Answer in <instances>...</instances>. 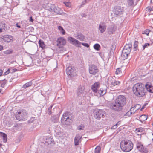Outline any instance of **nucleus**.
Instances as JSON below:
<instances>
[{"instance_id": "1", "label": "nucleus", "mask_w": 153, "mask_h": 153, "mask_svg": "<svg viewBox=\"0 0 153 153\" xmlns=\"http://www.w3.org/2000/svg\"><path fill=\"white\" fill-rule=\"evenodd\" d=\"M132 91L136 96L142 97L145 95L146 86L141 83H137L134 85Z\"/></svg>"}, {"instance_id": "2", "label": "nucleus", "mask_w": 153, "mask_h": 153, "mask_svg": "<svg viewBox=\"0 0 153 153\" xmlns=\"http://www.w3.org/2000/svg\"><path fill=\"white\" fill-rule=\"evenodd\" d=\"M120 147L122 150L125 152H128L133 149L134 144L130 140L125 139L122 140L120 143Z\"/></svg>"}, {"instance_id": "3", "label": "nucleus", "mask_w": 153, "mask_h": 153, "mask_svg": "<svg viewBox=\"0 0 153 153\" xmlns=\"http://www.w3.org/2000/svg\"><path fill=\"white\" fill-rule=\"evenodd\" d=\"M28 117V113L25 110L21 109L19 110L16 114V117L19 121L25 120Z\"/></svg>"}, {"instance_id": "4", "label": "nucleus", "mask_w": 153, "mask_h": 153, "mask_svg": "<svg viewBox=\"0 0 153 153\" xmlns=\"http://www.w3.org/2000/svg\"><path fill=\"white\" fill-rule=\"evenodd\" d=\"M68 40L70 43L72 44L73 45L76 46L78 47H80L82 44L83 45L87 48L89 47V45L88 43H81L77 40L72 37H68Z\"/></svg>"}, {"instance_id": "5", "label": "nucleus", "mask_w": 153, "mask_h": 153, "mask_svg": "<svg viewBox=\"0 0 153 153\" xmlns=\"http://www.w3.org/2000/svg\"><path fill=\"white\" fill-rule=\"evenodd\" d=\"M61 121L63 124L69 125L72 122V120L68 114L65 113L63 114L62 116Z\"/></svg>"}, {"instance_id": "6", "label": "nucleus", "mask_w": 153, "mask_h": 153, "mask_svg": "<svg viewBox=\"0 0 153 153\" xmlns=\"http://www.w3.org/2000/svg\"><path fill=\"white\" fill-rule=\"evenodd\" d=\"M132 46V45L131 44H126L122 51V56H123L126 57H127L131 51Z\"/></svg>"}, {"instance_id": "7", "label": "nucleus", "mask_w": 153, "mask_h": 153, "mask_svg": "<svg viewBox=\"0 0 153 153\" xmlns=\"http://www.w3.org/2000/svg\"><path fill=\"white\" fill-rule=\"evenodd\" d=\"M115 100L122 108L126 103V98L124 95H119L116 98Z\"/></svg>"}, {"instance_id": "8", "label": "nucleus", "mask_w": 153, "mask_h": 153, "mask_svg": "<svg viewBox=\"0 0 153 153\" xmlns=\"http://www.w3.org/2000/svg\"><path fill=\"white\" fill-rule=\"evenodd\" d=\"M109 105L110 108L115 111L119 112L123 109V108L117 103L115 100L110 103Z\"/></svg>"}, {"instance_id": "9", "label": "nucleus", "mask_w": 153, "mask_h": 153, "mask_svg": "<svg viewBox=\"0 0 153 153\" xmlns=\"http://www.w3.org/2000/svg\"><path fill=\"white\" fill-rule=\"evenodd\" d=\"M13 37L10 35H5L0 37V43L4 44L5 43H8L12 41Z\"/></svg>"}, {"instance_id": "10", "label": "nucleus", "mask_w": 153, "mask_h": 153, "mask_svg": "<svg viewBox=\"0 0 153 153\" xmlns=\"http://www.w3.org/2000/svg\"><path fill=\"white\" fill-rule=\"evenodd\" d=\"M43 7L47 11H45V16L46 17L49 16L50 15V12L52 11L53 8L54 7V5L50 4H44Z\"/></svg>"}, {"instance_id": "11", "label": "nucleus", "mask_w": 153, "mask_h": 153, "mask_svg": "<svg viewBox=\"0 0 153 153\" xmlns=\"http://www.w3.org/2000/svg\"><path fill=\"white\" fill-rule=\"evenodd\" d=\"M76 71V68L72 66L68 67L66 69L67 74L68 76H74L75 75Z\"/></svg>"}, {"instance_id": "12", "label": "nucleus", "mask_w": 153, "mask_h": 153, "mask_svg": "<svg viewBox=\"0 0 153 153\" xmlns=\"http://www.w3.org/2000/svg\"><path fill=\"white\" fill-rule=\"evenodd\" d=\"M124 8L121 6L115 7L113 10L114 14L116 15H122L124 12Z\"/></svg>"}, {"instance_id": "13", "label": "nucleus", "mask_w": 153, "mask_h": 153, "mask_svg": "<svg viewBox=\"0 0 153 153\" xmlns=\"http://www.w3.org/2000/svg\"><path fill=\"white\" fill-rule=\"evenodd\" d=\"M86 94V92L85 91L84 88L81 86H79L77 91V97L84 98Z\"/></svg>"}, {"instance_id": "14", "label": "nucleus", "mask_w": 153, "mask_h": 153, "mask_svg": "<svg viewBox=\"0 0 153 153\" xmlns=\"http://www.w3.org/2000/svg\"><path fill=\"white\" fill-rule=\"evenodd\" d=\"M104 112L102 110L97 111L94 113V117L98 120H100L101 117L104 118Z\"/></svg>"}, {"instance_id": "15", "label": "nucleus", "mask_w": 153, "mask_h": 153, "mask_svg": "<svg viewBox=\"0 0 153 153\" xmlns=\"http://www.w3.org/2000/svg\"><path fill=\"white\" fill-rule=\"evenodd\" d=\"M98 71L97 67L94 64L89 65V72L90 74L92 75H95Z\"/></svg>"}, {"instance_id": "16", "label": "nucleus", "mask_w": 153, "mask_h": 153, "mask_svg": "<svg viewBox=\"0 0 153 153\" xmlns=\"http://www.w3.org/2000/svg\"><path fill=\"white\" fill-rule=\"evenodd\" d=\"M57 45L59 48H62L66 43L65 39L63 37L59 38L57 40Z\"/></svg>"}, {"instance_id": "17", "label": "nucleus", "mask_w": 153, "mask_h": 153, "mask_svg": "<svg viewBox=\"0 0 153 153\" xmlns=\"http://www.w3.org/2000/svg\"><path fill=\"white\" fill-rule=\"evenodd\" d=\"M136 147L137 149L142 152L147 153L148 152V150L147 149L144 148L143 146L140 143L137 144Z\"/></svg>"}, {"instance_id": "18", "label": "nucleus", "mask_w": 153, "mask_h": 153, "mask_svg": "<svg viewBox=\"0 0 153 153\" xmlns=\"http://www.w3.org/2000/svg\"><path fill=\"white\" fill-rule=\"evenodd\" d=\"M117 30V27L114 25L109 26L107 29L108 33L110 35L114 34Z\"/></svg>"}, {"instance_id": "19", "label": "nucleus", "mask_w": 153, "mask_h": 153, "mask_svg": "<svg viewBox=\"0 0 153 153\" xmlns=\"http://www.w3.org/2000/svg\"><path fill=\"white\" fill-rule=\"evenodd\" d=\"M106 26L104 22H100L99 25L98 29L101 33H103L106 30Z\"/></svg>"}, {"instance_id": "20", "label": "nucleus", "mask_w": 153, "mask_h": 153, "mask_svg": "<svg viewBox=\"0 0 153 153\" xmlns=\"http://www.w3.org/2000/svg\"><path fill=\"white\" fill-rule=\"evenodd\" d=\"M100 85L99 82H97L92 85L91 88L93 91L95 93L97 92L98 89L99 88Z\"/></svg>"}, {"instance_id": "21", "label": "nucleus", "mask_w": 153, "mask_h": 153, "mask_svg": "<svg viewBox=\"0 0 153 153\" xmlns=\"http://www.w3.org/2000/svg\"><path fill=\"white\" fill-rule=\"evenodd\" d=\"M57 137H62L64 135V133L63 130L61 128H57L55 130Z\"/></svg>"}, {"instance_id": "22", "label": "nucleus", "mask_w": 153, "mask_h": 153, "mask_svg": "<svg viewBox=\"0 0 153 153\" xmlns=\"http://www.w3.org/2000/svg\"><path fill=\"white\" fill-rule=\"evenodd\" d=\"M108 83L110 82L111 85L115 86L119 85L120 84V82L118 81H116L114 79L113 77H111L108 79Z\"/></svg>"}, {"instance_id": "23", "label": "nucleus", "mask_w": 153, "mask_h": 153, "mask_svg": "<svg viewBox=\"0 0 153 153\" xmlns=\"http://www.w3.org/2000/svg\"><path fill=\"white\" fill-rule=\"evenodd\" d=\"M82 136L80 134H78L76 135L74 139V145L77 146L79 145L81 142V139Z\"/></svg>"}, {"instance_id": "24", "label": "nucleus", "mask_w": 153, "mask_h": 153, "mask_svg": "<svg viewBox=\"0 0 153 153\" xmlns=\"http://www.w3.org/2000/svg\"><path fill=\"white\" fill-rule=\"evenodd\" d=\"M52 11L55 12L58 14H61L62 13V11L61 9L58 7L54 5V7L53 8Z\"/></svg>"}, {"instance_id": "25", "label": "nucleus", "mask_w": 153, "mask_h": 153, "mask_svg": "<svg viewBox=\"0 0 153 153\" xmlns=\"http://www.w3.org/2000/svg\"><path fill=\"white\" fill-rule=\"evenodd\" d=\"M76 38L78 39H79V40L81 41H83L85 39V36H84L81 33H78L77 34Z\"/></svg>"}, {"instance_id": "26", "label": "nucleus", "mask_w": 153, "mask_h": 153, "mask_svg": "<svg viewBox=\"0 0 153 153\" xmlns=\"http://www.w3.org/2000/svg\"><path fill=\"white\" fill-rule=\"evenodd\" d=\"M146 90L150 93H153V86L151 85H146Z\"/></svg>"}, {"instance_id": "27", "label": "nucleus", "mask_w": 153, "mask_h": 153, "mask_svg": "<svg viewBox=\"0 0 153 153\" xmlns=\"http://www.w3.org/2000/svg\"><path fill=\"white\" fill-rule=\"evenodd\" d=\"M45 142L48 145H51L52 144H53V140L50 137H47L46 139Z\"/></svg>"}, {"instance_id": "28", "label": "nucleus", "mask_w": 153, "mask_h": 153, "mask_svg": "<svg viewBox=\"0 0 153 153\" xmlns=\"http://www.w3.org/2000/svg\"><path fill=\"white\" fill-rule=\"evenodd\" d=\"M39 47L42 49H44L45 48V45L44 41L41 39H40L38 42Z\"/></svg>"}, {"instance_id": "29", "label": "nucleus", "mask_w": 153, "mask_h": 153, "mask_svg": "<svg viewBox=\"0 0 153 153\" xmlns=\"http://www.w3.org/2000/svg\"><path fill=\"white\" fill-rule=\"evenodd\" d=\"M106 91L105 89L101 88L99 90H98L97 92L101 95H104L106 93Z\"/></svg>"}, {"instance_id": "30", "label": "nucleus", "mask_w": 153, "mask_h": 153, "mask_svg": "<svg viewBox=\"0 0 153 153\" xmlns=\"http://www.w3.org/2000/svg\"><path fill=\"white\" fill-rule=\"evenodd\" d=\"M147 118V116L146 115L144 114H143L140 116L139 118L140 120L142 122L143 121L146 120Z\"/></svg>"}, {"instance_id": "31", "label": "nucleus", "mask_w": 153, "mask_h": 153, "mask_svg": "<svg viewBox=\"0 0 153 153\" xmlns=\"http://www.w3.org/2000/svg\"><path fill=\"white\" fill-rule=\"evenodd\" d=\"M58 29L62 35H65V31L63 28L61 26H58Z\"/></svg>"}, {"instance_id": "32", "label": "nucleus", "mask_w": 153, "mask_h": 153, "mask_svg": "<svg viewBox=\"0 0 153 153\" xmlns=\"http://www.w3.org/2000/svg\"><path fill=\"white\" fill-rule=\"evenodd\" d=\"M32 84V82L30 81L26 83L25 84H24L23 86V88H26L31 86Z\"/></svg>"}, {"instance_id": "33", "label": "nucleus", "mask_w": 153, "mask_h": 153, "mask_svg": "<svg viewBox=\"0 0 153 153\" xmlns=\"http://www.w3.org/2000/svg\"><path fill=\"white\" fill-rule=\"evenodd\" d=\"M94 48L95 50L99 51L100 49V46L99 44L96 43L94 45Z\"/></svg>"}, {"instance_id": "34", "label": "nucleus", "mask_w": 153, "mask_h": 153, "mask_svg": "<svg viewBox=\"0 0 153 153\" xmlns=\"http://www.w3.org/2000/svg\"><path fill=\"white\" fill-rule=\"evenodd\" d=\"M2 136L3 139V142L6 143L7 141V136L6 134L4 133H2Z\"/></svg>"}, {"instance_id": "35", "label": "nucleus", "mask_w": 153, "mask_h": 153, "mask_svg": "<svg viewBox=\"0 0 153 153\" xmlns=\"http://www.w3.org/2000/svg\"><path fill=\"white\" fill-rule=\"evenodd\" d=\"M134 0H127V2L128 5L129 6H133L134 5Z\"/></svg>"}, {"instance_id": "36", "label": "nucleus", "mask_w": 153, "mask_h": 153, "mask_svg": "<svg viewBox=\"0 0 153 153\" xmlns=\"http://www.w3.org/2000/svg\"><path fill=\"white\" fill-rule=\"evenodd\" d=\"M101 150V148L99 146H97L95 149V153H100Z\"/></svg>"}, {"instance_id": "37", "label": "nucleus", "mask_w": 153, "mask_h": 153, "mask_svg": "<svg viewBox=\"0 0 153 153\" xmlns=\"http://www.w3.org/2000/svg\"><path fill=\"white\" fill-rule=\"evenodd\" d=\"M84 128V126L83 124H81L78 127L77 129L79 130H83Z\"/></svg>"}, {"instance_id": "38", "label": "nucleus", "mask_w": 153, "mask_h": 153, "mask_svg": "<svg viewBox=\"0 0 153 153\" xmlns=\"http://www.w3.org/2000/svg\"><path fill=\"white\" fill-rule=\"evenodd\" d=\"M150 31V30L149 29H146L145 31L143 32L142 34H146L147 35H149V33Z\"/></svg>"}, {"instance_id": "39", "label": "nucleus", "mask_w": 153, "mask_h": 153, "mask_svg": "<svg viewBox=\"0 0 153 153\" xmlns=\"http://www.w3.org/2000/svg\"><path fill=\"white\" fill-rule=\"evenodd\" d=\"M13 51H11V50H7V51H4V53L5 54H10L12 53Z\"/></svg>"}, {"instance_id": "40", "label": "nucleus", "mask_w": 153, "mask_h": 153, "mask_svg": "<svg viewBox=\"0 0 153 153\" xmlns=\"http://www.w3.org/2000/svg\"><path fill=\"white\" fill-rule=\"evenodd\" d=\"M121 70L120 68H119L117 69L116 71L115 72V74H120L121 72Z\"/></svg>"}, {"instance_id": "41", "label": "nucleus", "mask_w": 153, "mask_h": 153, "mask_svg": "<svg viewBox=\"0 0 153 153\" xmlns=\"http://www.w3.org/2000/svg\"><path fill=\"white\" fill-rule=\"evenodd\" d=\"M150 44L149 43H145L144 45L143 46V50H144L145 48H146L148 46H150Z\"/></svg>"}, {"instance_id": "42", "label": "nucleus", "mask_w": 153, "mask_h": 153, "mask_svg": "<svg viewBox=\"0 0 153 153\" xmlns=\"http://www.w3.org/2000/svg\"><path fill=\"white\" fill-rule=\"evenodd\" d=\"M138 42L137 41H135L134 45V49H136L138 46Z\"/></svg>"}, {"instance_id": "43", "label": "nucleus", "mask_w": 153, "mask_h": 153, "mask_svg": "<svg viewBox=\"0 0 153 153\" xmlns=\"http://www.w3.org/2000/svg\"><path fill=\"white\" fill-rule=\"evenodd\" d=\"M52 108V106H50L48 108V113L49 114H51V109Z\"/></svg>"}, {"instance_id": "44", "label": "nucleus", "mask_w": 153, "mask_h": 153, "mask_svg": "<svg viewBox=\"0 0 153 153\" xmlns=\"http://www.w3.org/2000/svg\"><path fill=\"white\" fill-rule=\"evenodd\" d=\"M134 111H133V112H129V111H128L126 114L125 115L126 116H129L131 115L132 114H134Z\"/></svg>"}, {"instance_id": "45", "label": "nucleus", "mask_w": 153, "mask_h": 153, "mask_svg": "<svg viewBox=\"0 0 153 153\" xmlns=\"http://www.w3.org/2000/svg\"><path fill=\"white\" fill-rule=\"evenodd\" d=\"M64 3L66 5V6L67 7H70V3L69 2H64Z\"/></svg>"}, {"instance_id": "46", "label": "nucleus", "mask_w": 153, "mask_h": 153, "mask_svg": "<svg viewBox=\"0 0 153 153\" xmlns=\"http://www.w3.org/2000/svg\"><path fill=\"white\" fill-rule=\"evenodd\" d=\"M135 107L134 106L133 107H132L130 110V111H131V112H133L134 111V112L137 110L138 109H137L136 110H135Z\"/></svg>"}, {"instance_id": "47", "label": "nucleus", "mask_w": 153, "mask_h": 153, "mask_svg": "<svg viewBox=\"0 0 153 153\" xmlns=\"http://www.w3.org/2000/svg\"><path fill=\"white\" fill-rule=\"evenodd\" d=\"M146 9L147 10H148V11H151L153 10V6H152V7H150V8L147 7L146 8Z\"/></svg>"}, {"instance_id": "48", "label": "nucleus", "mask_w": 153, "mask_h": 153, "mask_svg": "<svg viewBox=\"0 0 153 153\" xmlns=\"http://www.w3.org/2000/svg\"><path fill=\"white\" fill-rule=\"evenodd\" d=\"M10 70L8 69L5 73H4V75H6L8 74L10 72Z\"/></svg>"}, {"instance_id": "49", "label": "nucleus", "mask_w": 153, "mask_h": 153, "mask_svg": "<svg viewBox=\"0 0 153 153\" xmlns=\"http://www.w3.org/2000/svg\"><path fill=\"white\" fill-rule=\"evenodd\" d=\"M148 104V103H145L144 105L142 106V108H141V109H140V110L141 111H142V110L143 109L145 108V107L146 105H147Z\"/></svg>"}, {"instance_id": "50", "label": "nucleus", "mask_w": 153, "mask_h": 153, "mask_svg": "<svg viewBox=\"0 0 153 153\" xmlns=\"http://www.w3.org/2000/svg\"><path fill=\"white\" fill-rule=\"evenodd\" d=\"M35 120V118L34 117H32L31 118L30 120V121L31 123L33 122Z\"/></svg>"}, {"instance_id": "51", "label": "nucleus", "mask_w": 153, "mask_h": 153, "mask_svg": "<svg viewBox=\"0 0 153 153\" xmlns=\"http://www.w3.org/2000/svg\"><path fill=\"white\" fill-rule=\"evenodd\" d=\"M136 130H137L139 132H142L143 131V129L140 128H138L137 129H136Z\"/></svg>"}, {"instance_id": "52", "label": "nucleus", "mask_w": 153, "mask_h": 153, "mask_svg": "<svg viewBox=\"0 0 153 153\" xmlns=\"http://www.w3.org/2000/svg\"><path fill=\"white\" fill-rule=\"evenodd\" d=\"M117 124H116L114 125V126H113L112 127V129H113L116 128H117Z\"/></svg>"}, {"instance_id": "53", "label": "nucleus", "mask_w": 153, "mask_h": 153, "mask_svg": "<svg viewBox=\"0 0 153 153\" xmlns=\"http://www.w3.org/2000/svg\"><path fill=\"white\" fill-rule=\"evenodd\" d=\"M30 21L31 22H33V19L32 16L30 17Z\"/></svg>"}, {"instance_id": "54", "label": "nucleus", "mask_w": 153, "mask_h": 153, "mask_svg": "<svg viewBox=\"0 0 153 153\" xmlns=\"http://www.w3.org/2000/svg\"><path fill=\"white\" fill-rule=\"evenodd\" d=\"M16 26L18 28H20L21 27V26L20 25H19L18 23H17L16 24Z\"/></svg>"}, {"instance_id": "55", "label": "nucleus", "mask_w": 153, "mask_h": 153, "mask_svg": "<svg viewBox=\"0 0 153 153\" xmlns=\"http://www.w3.org/2000/svg\"><path fill=\"white\" fill-rule=\"evenodd\" d=\"M99 54L100 56L101 57H102L103 56V53H102L100 52V53H99Z\"/></svg>"}, {"instance_id": "56", "label": "nucleus", "mask_w": 153, "mask_h": 153, "mask_svg": "<svg viewBox=\"0 0 153 153\" xmlns=\"http://www.w3.org/2000/svg\"><path fill=\"white\" fill-rule=\"evenodd\" d=\"M3 49V47L2 46L0 45V51L2 50Z\"/></svg>"}, {"instance_id": "57", "label": "nucleus", "mask_w": 153, "mask_h": 153, "mask_svg": "<svg viewBox=\"0 0 153 153\" xmlns=\"http://www.w3.org/2000/svg\"><path fill=\"white\" fill-rule=\"evenodd\" d=\"M3 73V71L2 70H0V76H1Z\"/></svg>"}, {"instance_id": "58", "label": "nucleus", "mask_w": 153, "mask_h": 153, "mask_svg": "<svg viewBox=\"0 0 153 153\" xmlns=\"http://www.w3.org/2000/svg\"><path fill=\"white\" fill-rule=\"evenodd\" d=\"M86 15H85V14H83L82 15V16L83 17H86Z\"/></svg>"}, {"instance_id": "59", "label": "nucleus", "mask_w": 153, "mask_h": 153, "mask_svg": "<svg viewBox=\"0 0 153 153\" xmlns=\"http://www.w3.org/2000/svg\"><path fill=\"white\" fill-rule=\"evenodd\" d=\"M2 145H1V144H0V150H1V148H2Z\"/></svg>"}, {"instance_id": "60", "label": "nucleus", "mask_w": 153, "mask_h": 153, "mask_svg": "<svg viewBox=\"0 0 153 153\" xmlns=\"http://www.w3.org/2000/svg\"><path fill=\"white\" fill-rule=\"evenodd\" d=\"M2 29L1 28H0V33L2 32Z\"/></svg>"}, {"instance_id": "61", "label": "nucleus", "mask_w": 153, "mask_h": 153, "mask_svg": "<svg viewBox=\"0 0 153 153\" xmlns=\"http://www.w3.org/2000/svg\"><path fill=\"white\" fill-rule=\"evenodd\" d=\"M151 3H153V0H151Z\"/></svg>"}, {"instance_id": "62", "label": "nucleus", "mask_w": 153, "mask_h": 153, "mask_svg": "<svg viewBox=\"0 0 153 153\" xmlns=\"http://www.w3.org/2000/svg\"><path fill=\"white\" fill-rule=\"evenodd\" d=\"M17 126H18V125H15L14 126V127H16Z\"/></svg>"}, {"instance_id": "63", "label": "nucleus", "mask_w": 153, "mask_h": 153, "mask_svg": "<svg viewBox=\"0 0 153 153\" xmlns=\"http://www.w3.org/2000/svg\"><path fill=\"white\" fill-rule=\"evenodd\" d=\"M38 58H36V60L38 61Z\"/></svg>"}, {"instance_id": "64", "label": "nucleus", "mask_w": 153, "mask_h": 153, "mask_svg": "<svg viewBox=\"0 0 153 153\" xmlns=\"http://www.w3.org/2000/svg\"><path fill=\"white\" fill-rule=\"evenodd\" d=\"M67 57H68V56H68V55H67Z\"/></svg>"}]
</instances>
